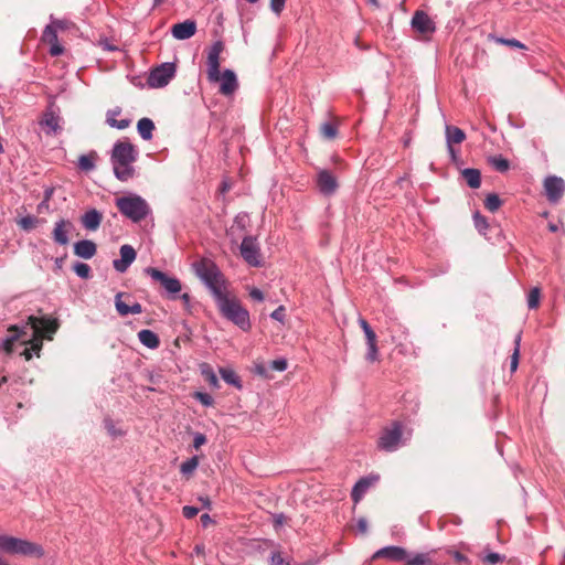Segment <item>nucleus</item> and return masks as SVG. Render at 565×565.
Returning a JSON list of instances; mask_svg holds the SVG:
<instances>
[{
	"mask_svg": "<svg viewBox=\"0 0 565 565\" xmlns=\"http://www.w3.org/2000/svg\"><path fill=\"white\" fill-rule=\"evenodd\" d=\"M57 329L58 322L56 319L47 316H43L41 318L30 316L25 323L21 326L14 324L8 329L9 335L3 340L2 349L7 353H11L17 340L23 335H28V332H31L30 334L32 335V349L35 351V354L40 356L43 338L45 337L47 340H52V334H54Z\"/></svg>",
	"mask_w": 565,
	"mask_h": 565,
	"instance_id": "nucleus-1",
	"label": "nucleus"
},
{
	"mask_svg": "<svg viewBox=\"0 0 565 565\" xmlns=\"http://www.w3.org/2000/svg\"><path fill=\"white\" fill-rule=\"evenodd\" d=\"M224 50L222 41H215L207 51L206 58V74L210 83H220V94L223 96H232L238 88V81L236 74L232 70H224L220 72L221 54Z\"/></svg>",
	"mask_w": 565,
	"mask_h": 565,
	"instance_id": "nucleus-2",
	"label": "nucleus"
},
{
	"mask_svg": "<svg viewBox=\"0 0 565 565\" xmlns=\"http://www.w3.org/2000/svg\"><path fill=\"white\" fill-rule=\"evenodd\" d=\"M199 279L212 294L215 302L228 294L227 281L218 266L210 259H202L193 265Z\"/></svg>",
	"mask_w": 565,
	"mask_h": 565,
	"instance_id": "nucleus-3",
	"label": "nucleus"
},
{
	"mask_svg": "<svg viewBox=\"0 0 565 565\" xmlns=\"http://www.w3.org/2000/svg\"><path fill=\"white\" fill-rule=\"evenodd\" d=\"M137 159V151L129 141H117L111 152V163L115 177L120 181H128L134 177L131 166Z\"/></svg>",
	"mask_w": 565,
	"mask_h": 565,
	"instance_id": "nucleus-4",
	"label": "nucleus"
},
{
	"mask_svg": "<svg viewBox=\"0 0 565 565\" xmlns=\"http://www.w3.org/2000/svg\"><path fill=\"white\" fill-rule=\"evenodd\" d=\"M221 315L237 326L243 331H248L252 327L249 312L241 305L236 297L228 294L216 301Z\"/></svg>",
	"mask_w": 565,
	"mask_h": 565,
	"instance_id": "nucleus-5",
	"label": "nucleus"
},
{
	"mask_svg": "<svg viewBox=\"0 0 565 565\" xmlns=\"http://www.w3.org/2000/svg\"><path fill=\"white\" fill-rule=\"evenodd\" d=\"M0 552L14 556H44V550L40 544L8 534H0Z\"/></svg>",
	"mask_w": 565,
	"mask_h": 565,
	"instance_id": "nucleus-6",
	"label": "nucleus"
},
{
	"mask_svg": "<svg viewBox=\"0 0 565 565\" xmlns=\"http://www.w3.org/2000/svg\"><path fill=\"white\" fill-rule=\"evenodd\" d=\"M116 206L124 216L136 223L145 220L151 213L147 201L137 194L118 198Z\"/></svg>",
	"mask_w": 565,
	"mask_h": 565,
	"instance_id": "nucleus-7",
	"label": "nucleus"
},
{
	"mask_svg": "<svg viewBox=\"0 0 565 565\" xmlns=\"http://www.w3.org/2000/svg\"><path fill=\"white\" fill-rule=\"evenodd\" d=\"M39 125L47 136H56L63 130V118L60 108L51 103L44 110Z\"/></svg>",
	"mask_w": 565,
	"mask_h": 565,
	"instance_id": "nucleus-8",
	"label": "nucleus"
},
{
	"mask_svg": "<svg viewBox=\"0 0 565 565\" xmlns=\"http://www.w3.org/2000/svg\"><path fill=\"white\" fill-rule=\"evenodd\" d=\"M242 258L252 267H260L263 265L260 245L256 236L246 235L239 245Z\"/></svg>",
	"mask_w": 565,
	"mask_h": 565,
	"instance_id": "nucleus-9",
	"label": "nucleus"
},
{
	"mask_svg": "<svg viewBox=\"0 0 565 565\" xmlns=\"http://www.w3.org/2000/svg\"><path fill=\"white\" fill-rule=\"evenodd\" d=\"M174 75L175 65L173 63H163L150 72L147 83L152 88H161L167 86Z\"/></svg>",
	"mask_w": 565,
	"mask_h": 565,
	"instance_id": "nucleus-10",
	"label": "nucleus"
},
{
	"mask_svg": "<svg viewBox=\"0 0 565 565\" xmlns=\"http://www.w3.org/2000/svg\"><path fill=\"white\" fill-rule=\"evenodd\" d=\"M145 273L149 277H151V279L159 281L160 285L164 288V290L171 296L179 294L182 289L181 282L178 278L170 277L166 273L157 268L147 267L145 269Z\"/></svg>",
	"mask_w": 565,
	"mask_h": 565,
	"instance_id": "nucleus-11",
	"label": "nucleus"
},
{
	"mask_svg": "<svg viewBox=\"0 0 565 565\" xmlns=\"http://www.w3.org/2000/svg\"><path fill=\"white\" fill-rule=\"evenodd\" d=\"M412 26L424 39H428L436 30L435 22L424 11H416L412 18Z\"/></svg>",
	"mask_w": 565,
	"mask_h": 565,
	"instance_id": "nucleus-12",
	"label": "nucleus"
},
{
	"mask_svg": "<svg viewBox=\"0 0 565 565\" xmlns=\"http://www.w3.org/2000/svg\"><path fill=\"white\" fill-rule=\"evenodd\" d=\"M379 480L380 476L376 473H371L369 476L361 478L354 484L351 492V498L354 504H358L363 499V497L377 484Z\"/></svg>",
	"mask_w": 565,
	"mask_h": 565,
	"instance_id": "nucleus-13",
	"label": "nucleus"
},
{
	"mask_svg": "<svg viewBox=\"0 0 565 565\" xmlns=\"http://www.w3.org/2000/svg\"><path fill=\"white\" fill-rule=\"evenodd\" d=\"M317 188L320 193L330 196L335 193L338 189L337 178L328 170L320 169L317 173Z\"/></svg>",
	"mask_w": 565,
	"mask_h": 565,
	"instance_id": "nucleus-14",
	"label": "nucleus"
},
{
	"mask_svg": "<svg viewBox=\"0 0 565 565\" xmlns=\"http://www.w3.org/2000/svg\"><path fill=\"white\" fill-rule=\"evenodd\" d=\"M74 231V224L70 220L60 218L55 222L52 238L54 243L66 246L70 243V234Z\"/></svg>",
	"mask_w": 565,
	"mask_h": 565,
	"instance_id": "nucleus-15",
	"label": "nucleus"
},
{
	"mask_svg": "<svg viewBox=\"0 0 565 565\" xmlns=\"http://www.w3.org/2000/svg\"><path fill=\"white\" fill-rule=\"evenodd\" d=\"M545 194L550 202L556 203L563 196L565 191V182L562 178L552 175L544 180Z\"/></svg>",
	"mask_w": 565,
	"mask_h": 565,
	"instance_id": "nucleus-16",
	"label": "nucleus"
},
{
	"mask_svg": "<svg viewBox=\"0 0 565 565\" xmlns=\"http://www.w3.org/2000/svg\"><path fill=\"white\" fill-rule=\"evenodd\" d=\"M119 253L120 258L115 259L113 262V266L118 273H125L129 268V266L135 262L136 250L132 246L125 244L120 247Z\"/></svg>",
	"mask_w": 565,
	"mask_h": 565,
	"instance_id": "nucleus-17",
	"label": "nucleus"
},
{
	"mask_svg": "<svg viewBox=\"0 0 565 565\" xmlns=\"http://www.w3.org/2000/svg\"><path fill=\"white\" fill-rule=\"evenodd\" d=\"M56 29L47 24L42 33V41L50 44V54L52 56H60L64 52V47L58 43Z\"/></svg>",
	"mask_w": 565,
	"mask_h": 565,
	"instance_id": "nucleus-18",
	"label": "nucleus"
},
{
	"mask_svg": "<svg viewBox=\"0 0 565 565\" xmlns=\"http://www.w3.org/2000/svg\"><path fill=\"white\" fill-rule=\"evenodd\" d=\"M196 32V23L193 20H185L177 23L171 29V34L177 40H188Z\"/></svg>",
	"mask_w": 565,
	"mask_h": 565,
	"instance_id": "nucleus-19",
	"label": "nucleus"
},
{
	"mask_svg": "<svg viewBox=\"0 0 565 565\" xmlns=\"http://www.w3.org/2000/svg\"><path fill=\"white\" fill-rule=\"evenodd\" d=\"M249 224H250V218H249L248 213L241 212L235 216L233 225L231 226V228L227 232V235L231 237L233 243H236V238H234V237L238 236V234L242 232H246Z\"/></svg>",
	"mask_w": 565,
	"mask_h": 565,
	"instance_id": "nucleus-20",
	"label": "nucleus"
},
{
	"mask_svg": "<svg viewBox=\"0 0 565 565\" xmlns=\"http://www.w3.org/2000/svg\"><path fill=\"white\" fill-rule=\"evenodd\" d=\"M466 139V134L462 129L455 126H446V140L448 150L451 157L455 159L456 152L454 149V145L461 143Z\"/></svg>",
	"mask_w": 565,
	"mask_h": 565,
	"instance_id": "nucleus-21",
	"label": "nucleus"
},
{
	"mask_svg": "<svg viewBox=\"0 0 565 565\" xmlns=\"http://www.w3.org/2000/svg\"><path fill=\"white\" fill-rule=\"evenodd\" d=\"M122 296V292H118L115 297V307L119 316L126 317L128 315H140L142 312V307L139 302L127 305L121 300Z\"/></svg>",
	"mask_w": 565,
	"mask_h": 565,
	"instance_id": "nucleus-22",
	"label": "nucleus"
},
{
	"mask_svg": "<svg viewBox=\"0 0 565 565\" xmlns=\"http://www.w3.org/2000/svg\"><path fill=\"white\" fill-rule=\"evenodd\" d=\"M411 433L403 425L394 423L391 426V451L403 445Z\"/></svg>",
	"mask_w": 565,
	"mask_h": 565,
	"instance_id": "nucleus-23",
	"label": "nucleus"
},
{
	"mask_svg": "<svg viewBox=\"0 0 565 565\" xmlns=\"http://www.w3.org/2000/svg\"><path fill=\"white\" fill-rule=\"evenodd\" d=\"M97 247L93 241L82 239L74 244V254L84 259H90L96 255Z\"/></svg>",
	"mask_w": 565,
	"mask_h": 565,
	"instance_id": "nucleus-24",
	"label": "nucleus"
},
{
	"mask_svg": "<svg viewBox=\"0 0 565 565\" xmlns=\"http://www.w3.org/2000/svg\"><path fill=\"white\" fill-rule=\"evenodd\" d=\"M102 220L103 214L96 209L86 211L81 217L82 225L87 231H96L100 226Z\"/></svg>",
	"mask_w": 565,
	"mask_h": 565,
	"instance_id": "nucleus-25",
	"label": "nucleus"
},
{
	"mask_svg": "<svg viewBox=\"0 0 565 565\" xmlns=\"http://www.w3.org/2000/svg\"><path fill=\"white\" fill-rule=\"evenodd\" d=\"M138 339L141 344L148 349H157L160 344L159 337L151 330L143 329L138 332Z\"/></svg>",
	"mask_w": 565,
	"mask_h": 565,
	"instance_id": "nucleus-26",
	"label": "nucleus"
},
{
	"mask_svg": "<svg viewBox=\"0 0 565 565\" xmlns=\"http://www.w3.org/2000/svg\"><path fill=\"white\" fill-rule=\"evenodd\" d=\"M218 373L221 377L226 382L228 385H232L236 387L237 390L243 388V384L241 381V377L236 374V372L231 367H220Z\"/></svg>",
	"mask_w": 565,
	"mask_h": 565,
	"instance_id": "nucleus-27",
	"label": "nucleus"
},
{
	"mask_svg": "<svg viewBox=\"0 0 565 565\" xmlns=\"http://www.w3.org/2000/svg\"><path fill=\"white\" fill-rule=\"evenodd\" d=\"M137 130L143 140H150L153 136L154 124L150 118L143 117L139 119Z\"/></svg>",
	"mask_w": 565,
	"mask_h": 565,
	"instance_id": "nucleus-28",
	"label": "nucleus"
},
{
	"mask_svg": "<svg viewBox=\"0 0 565 565\" xmlns=\"http://www.w3.org/2000/svg\"><path fill=\"white\" fill-rule=\"evenodd\" d=\"M120 111H121L120 108H114V109L108 110L106 122L113 128L122 130V129H126L127 127H129L130 120L129 119L117 120L116 116L120 115Z\"/></svg>",
	"mask_w": 565,
	"mask_h": 565,
	"instance_id": "nucleus-29",
	"label": "nucleus"
},
{
	"mask_svg": "<svg viewBox=\"0 0 565 565\" xmlns=\"http://www.w3.org/2000/svg\"><path fill=\"white\" fill-rule=\"evenodd\" d=\"M462 177L471 189H478L481 184V173L478 169L467 168L462 171Z\"/></svg>",
	"mask_w": 565,
	"mask_h": 565,
	"instance_id": "nucleus-30",
	"label": "nucleus"
},
{
	"mask_svg": "<svg viewBox=\"0 0 565 565\" xmlns=\"http://www.w3.org/2000/svg\"><path fill=\"white\" fill-rule=\"evenodd\" d=\"M198 466H199V457L193 456L181 463L180 472L184 477H190L196 470Z\"/></svg>",
	"mask_w": 565,
	"mask_h": 565,
	"instance_id": "nucleus-31",
	"label": "nucleus"
},
{
	"mask_svg": "<svg viewBox=\"0 0 565 565\" xmlns=\"http://www.w3.org/2000/svg\"><path fill=\"white\" fill-rule=\"evenodd\" d=\"M405 565H434L428 553L416 554L407 558Z\"/></svg>",
	"mask_w": 565,
	"mask_h": 565,
	"instance_id": "nucleus-32",
	"label": "nucleus"
},
{
	"mask_svg": "<svg viewBox=\"0 0 565 565\" xmlns=\"http://www.w3.org/2000/svg\"><path fill=\"white\" fill-rule=\"evenodd\" d=\"M489 162L499 172H505L510 168V162L502 156L491 157Z\"/></svg>",
	"mask_w": 565,
	"mask_h": 565,
	"instance_id": "nucleus-33",
	"label": "nucleus"
},
{
	"mask_svg": "<svg viewBox=\"0 0 565 565\" xmlns=\"http://www.w3.org/2000/svg\"><path fill=\"white\" fill-rule=\"evenodd\" d=\"M78 168L83 171H92L95 169L94 154H82L78 158Z\"/></svg>",
	"mask_w": 565,
	"mask_h": 565,
	"instance_id": "nucleus-34",
	"label": "nucleus"
},
{
	"mask_svg": "<svg viewBox=\"0 0 565 565\" xmlns=\"http://www.w3.org/2000/svg\"><path fill=\"white\" fill-rule=\"evenodd\" d=\"M489 38L498 44H502V45H507V46L515 47V49H522V50L525 49V45L516 39H505V38H499V36H494V35H490Z\"/></svg>",
	"mask_w": 565,
	"mask_h": 565,
	"instance_id": "nucleus-35",
	"label": "nucleus"
},
{
	"mask_svg": "<svg viewBox=\"0 0 565 565\" xmlns=\"http://www.w3.org/2000/svg\"><path fill=\"white\" fill-rule=\"evenodd\" d=\"M202 374L212 387H214V388L220 387L217 376L209 365H206V364L203 365Z\"/></svg>",
	"mask_w": 565,
	"mask_h": 565,
	"instance_id": "nucleus-36",
	"label": "nucleus"
},
{
	"mask_svg": "<svg viewBox=\"0 0 565 565\" xmlns=\"http://www.w3.org/2000/svg\"><path fill=\"white\" fill-rule=\"evenodd\" d=\"M501 204L502 201L494 193L488 194L484 201V206L490 212H495L501 206Z\"/></svg>",
	"mask_w": 565,
	"mask_h": 565,
	"instance_id": "nucleus-37",
	"label": "nucleus"
},
{
	"mask_svg": "<svg viewBox=\"0 0 565 565\" xmlns=\"http://www.w3.org/2000/svg\"><path fill=\"white\" fill-rule=\"evenodd\" d=\"M73 269H74L75 274L83 279H88L92 275V269H90L89 265H87L85 263H81V262L75 263L73 266Z\"/></svg>",
	"mask_w": 565,
	"mask_h": 565,
	"instance_id": "nucleus-38",
	"label": "nucleus"
},
{
	"mask_svg": "<svg viewBox=\"0 0 565 565\" xmlns=\"http://www.w3.org/2000/svg\"><path fill=\"white\" fill-rule=\"evenodd\" d=\"M473 223H475V227L478 230V232L480 234L484 235L489 227L487 218L483 215H481L479 212H476L473 214Z\"/></svg>",
	"mask_w": 565,
	"mask_h": 565,
	"instance_id": "nucleus-39",
	"label": "nucleus"
},
{
	"mask_svg": "<svg viewBox=\"0 0 565 565\" xmlns=\"http://www.w3.org/2000/svg\"><path fill=\"white\" fill-rule=\"evenodd\" d=\"M541 290L537 287H534L530 290L527 295V306L530 309H536L540 305Z\"/></svg>",
	"mask_w": 565,
	"mask_h": 565,
	"instance_id": "nucleus-40",
	"label": "nucleus"
},
{
	"mask_svg": "<svg viewBox=\"0 0 565 565\" xmlns=\"http://www.w3.org/2000/svg\"><path fill=\"white\" fill-rule=\"evenodd\" d=\"M20 340L22 344H30V347H25L21 352V355H23L25 360L29 361L32 358V352L35 353V351L32 349V335L28 333V335H23L22 338H20ZM17 341H19V339Z\"/></svg>",
	"mask_w": 565,
	"mask_h": 565,
	"instance_id": "nucleus-41",
	"label": "nucleus"
},
{
	"mask_svg": "<svg viewBox=\"0 0 565 565\" xmlns=\"http://www.w3.org/2000/svg\"><path fill=\"white\" fill-rule=\"evenodd\" d=\"M359 323L364 332V335H365V339H366V342H372V341H375L376 340V334L375 332L372 330L371 326L367 323V321L363 318H360L359 319Z\"/></svg>",
	"mask_w": 565,
	"mask_h": 565,
	"instance_id": "nucleus-42",
	"label": "nucleus"
},
{
	"mask_svg": "<svg viewBox=\"0 0 565 565\" xmlns=\"http://www.w3.org/2000/svg\"><path fill=\"white\" fill-rule=\"evenodd\" d=\"M38 223V220L36 217L32 216V215H28V216H24V217H21L19 221H18V224L21 226V228H23L24 231H31L35 227Z\"/></svg>",
	"mask_w": 565,
	"mask_h": 565,
	"instance_id": "nucleus-43",
	"label": "nucleus"
},
{
	"mask_svg": "<svg viewBox=\"0 0 565 565\" xmlns=\"http://www.w3.org/2000/svg\"><path fill=\"white\" fill-rule=\"evenodd\" d=\"M366 347H367V351H366V354H365V359L369 362L377 361L379 360V354H377L376 340L372 341V342H366Z\"/></svg>",
	"mask_w": 565,
	"mask_h": 565,
	"instance_id": "nucleus-44",
	"label": "nucleus"
},
{
	"mask_svg": "<svg viewBox=\"0 0 565 565\" xmlns=\"http://www.w3.org/2000/svg\"><path fill=\"white\" fill-rule=\"evenodd\" d=\"M321 134L327 139H333L337 136L338 130H337L335 126L332 125L331 122H324L321 126Z\"/></svg>",
	"mask_w": 565,
	"mask_h": 565,
	"instance_id": "nucleus-45",
	"label": "nucleus"
},
{
	"mask_svg": "<svg viewBox=\"0 0 565 565\" xmlns=\"http://www.w3.org/2000/svg\"><path fill=\"white\" fill-rule=\"evenodd\" d=\"M193 396L196 401H199L202 405L206 407L212 406L214 404L213 397L207 393L195 392Z\"/></svg>",
	"mask_w": 565,
	"mask_h": 565,
	"instance_id": "nucleus-46",
	"label": "nucleus"
},
{
	"mask_svg": "<svg viewBox=\"0 0 565 565\" xmlns=\"http://www.w3.org/2000/svg\"><path fill=\"white\" fill-rule=\"evenodd\" d=\"M406 551L402 547L391 546V561H404L406 559Z\"/></svg>",
	"mask_w": 565,
	"mask_h": 565,
	"instance_id": "nucleus-47",
	"label": "nucleus"
},
{
	"mask_svg": "<svg viewBox=\"0 0 565 565\" xmlns=\"http://www.w3.org/2000/svg\"><path fill=\"white\" fill-rule=\"evenodd\" d=\"M521 341V334H518L515 338V349L511 358V370L515 371L519 363V347Z\"/></svg>",
	"mask_w": 565,
	"mask_h": 565,
	"instance_id": "nucleus-48",
	"label": "nucleus"
},
{
	"mask_svg": "<svg viewBox=\"0 0 565 565\" xmlns=\"http://www.w3.org/2000/svg\"><path fill=\"white\" fill-rule=\"evenodd\" d=\"M482 561L489 565H495L503 561V556L499 553L490 552L483 556Z\"/></svg>",
	"mask_w": 565,
	"mask_h": 565,
	"instance_id": "nucleus-49",
	"label": "nucleus"
},
{
	"mask_svg": "<svg viewBox=\"0 0 565 565\" xmlns=\"http://www.w3.org/2000/svg\"><path fill=\"white\" fill-rule=\"evenodd\" d=\"M355 530L358 533L363 535L367 533L369 524L365 518H360L356 520Z\"/></svg>",
	"mask_w": 565,
	"mask_h": 565,
	"instance_id": "nucleus-50",
	"label": "nucleus"
},
{
	"mask_svg": "<svg viewBox=\"0 0 565 565\" xmlns=\"http://www.w3.org/2000/svg\"><path fill=\"white\" fill-rule=\"evenodd\" d=\"M51 25H53L56 31H65L67 28H68V22L66 20H57V19H53V17H51Z\"/></svg>",
	"mask_w": 565,
	"mask_h": 565,
	"instance_id": "nucleus-51",
	"label": "nucleus"
},
{
	"mask_svg": "<svg viewBox=\"0 0 565 565\" xmlns=\"http://www.w3.org/2000/svg\"><path fill=\"white\" fill-rule=\"evenodd\" d=\"M270 565H289L279 552H274L270 556Z\"/></svg>",
	"mask_w": 565,
	"mask_h": 565,
	"instance_id": "nucleus-52",
	"label": "nucleus"
},
{
	"mask_svg": "<svg viewBox=\"0 0 565 565\" xmlns=\"http://www.w3.org/2000/svg\"><path fill=\"white\" fill-rule=\"evenodd\" d=\"M270 318L274 319V320H277L279 322H284V320H285V307L284 306H279L277 309H275L270 313Z\"/></svg>",
	"mask_w": 565,
	"mask_h": 565,
	"instance_id": "nucleus-53",
	"label": "nucleus"
},
{
	"mask_svg": "<svg viewBox=\"0 0 565 565\" xmlns=\"http://www.w3.org/2000/svg\"><path fill=\"white\" fill-rule=\"evenodd\" d=\"M275 371L284 372L287 369V361L285 359L274 360L270 364Z\"/></svg>",
	"mask_w": 565,
	"mask_h": 565,
	"instance_id": "nucleus-54",
	"label": "nucleus"
},
{
	"mask_svg": "<svg viewBox=\"0 0 565 565\" xmlns=\"http://www.w3.org/2000/svg\"><path fill=\"white\" fill-rule=\"evenodd\" d=\"M206 443V437L202 433H195L193 435V447L195 449H199L201 446H203Z\"/></svg>",
	"mask_w": 565,
	"mask_h": 565,
	"instance_id": "nucleus-55",
	"label": "nucleus"
},
{
	"mask_svg": "<svg viewBox=\"0 0 565 565\" xmlns=\"http://www.w3.org/2000/svg\"><path fill=\"white\" fill-rule=\"evenodd\" d=\"M182 513L184 518L192 519L199 513V509L192 505H184Z\"/></svg>",
	"mask_w": 565,
	"mask_h": 565,
	"instance_id": "nucleus-56",
	"label": "nucleus"
},
{
	"mask_svg": "<svg viewBox=\"0 0 565 565\" xmlns=\"http://www.w3.org/2000/svg\"><path fill=\"white\" fill-rule=\"evenodd\" d=\"M285 2L286 0H270V9L275 13L279 14L285 7Z\"/></svg>",
	"mask_w": 565,
	"mask_h": 565,
	"instance_id": "nucleus-57",
	"label": "nucleus"
},
{
	"mask_svg": "<svg viewBox=\"0 0 565 565\" xmlns=\"http://www.w3.org/2000/svg\"><path fill=\"white\" fill-rule=\"evenodd\" d=\"M379 446L381 449L388 450V430L384 429L380 438Z\"/></svg>",
	"mask_w": 565,
	"mask_h": 565,
	"instance_id": "nucleus-58",
	"label": "nucleus"
},
{
	"mask_svg": "<svg viewBox=\"0 0 565 565\" xmlns=\"http://www.w3.org/2000/svg\"><path fill=\"white\" fill-rule=\"evenodd\" d=\"M249 296L253 300H256V301H263L264 300V294L260 289L258 288H252L249 290Z\"/></svg>",
	"mask_w": 565,
	"mask_h": 565,
	"instance_id": "nucleus-59",
	"label": "nucleus"
},
{
	"mask_svg": "<svg viewBox=\"0 0 565 565\" xmlns=\"http://www.w3.org/2000/svg\"><path fill=\"white\" fill-rule=\"evenodd\" d=\"M380 557H388V546H384L375 552L372 556V561Z\"/></svg>",
	"mask_w": 565,
	"mask_h": 565,
	"instance_id": "nucleus-60",
	"label": "nucleus"
},
{
	"mask_svg": "<svg viewBox=\"0 0 565 565\" xmlns=\"http://www.w3.org/2000/svg\"><path fill=\"white\" fill-rule=\"evenodd\" d=\"M106 428L111 436H120L122 433L117 430L111 420H106Z\"/></svg>",
	"mask_w": 565,
	"mask_h": 565,
	"instance_id": "nucleus-61",
	"label": "nucleus"
},
{
	"mask_svg": "<svg viewBox=\"0 0 565 565\" xmlns=\"http://www.w3.org/2000/svg\"><path fill=\"white\" fill-rule=\"evenodd\" d=\"M201 523L202 526L207 527L210 524L213 523V520L207 513H204L201 515Z\"/></svg>",
	"mask_w": 565,
	"mask_h": 565,
	"instance_id": "nucleus-62",
	"label": "nucleus"
},
{
	"mask_svg": "<svg viewBox=\"0 0 565 565\" xmlns=\"http://www.w3.org/2000/svg\"><path fill=\"white\" fill-rule=\"evenodd\" d=\"M53 193H54V189H53V188H47V189H45V190H44V198H43V200H45V201H49V202H50V200H51V198H52Z\"/></svg>",
	"mask_w": 565,
	"mask_h": 565,
	"instance_id": "nucleus-63",
	"label": "nucleus"
},
{
	"mask_svg": "<svg viewBox=\"0 0 565 565\" xmlns=\"http://www.w3.org/2000/svg\"><path fill=\"white\" fill-rule=\"evenodd\" d=\"M285 522V515L284 514H276L275 515V524L276 525H282Z\"/></svg>",
	"mask_w": 565,
	"mask_h": 565,
	"instance_id": "nucleus-64",
	"label": "nucleus"
}]
</instances>
